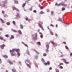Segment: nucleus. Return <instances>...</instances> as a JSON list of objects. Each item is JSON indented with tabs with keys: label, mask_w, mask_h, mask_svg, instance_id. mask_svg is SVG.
I'll list each match as a JSON object with an SVG mask.
<instances>
[{
	"label": "nucleus",
	"mask_w": 72,
	"mask_h": 72,
	"mask_svg": "<svg viewBox=\"0 0 72 72\" xmlns=\"http://www.w3.org/2000/svg\"><path fill=\"white\" fill-rule=\"evenodd\" d=\"M62 60H63L64 61V63H65L66 64H69V63L68 62H66L67 60H65V59L64 58H62Z\"/></svg>",
	"instance_id": "20e7f679"
},
{
	"label": "nucleus",
	"mask_w": 72,
	"mask_h": 72,
	"mask_svg": "<svg viewBox=\"0 0 72 72\" xmlns=\"http://www.w3.org/2000/svg\"><path fill=\"white\" fill-rule=\"evenodd\" d=\"M24 45L25 46H26V47H28V45H27V44H24Z\"/></svg>",
	"instance_id": "de8ad7c7"
},
{
	"label": "nucleus",
	"mask_w": 72,
	"mask_h": 72,
	"mask_svg": "<svg viewBox=\"0 0 72 72\" xmlns=\"http://www.w3.org/2000/svg\"><path fill=\"white\" fill-rule=\"evenodd\" d=\"M25 19L26 21H28V17H26V18H25Z\"/></svg>",
	"instance_id": "3c124183"
},
{
	"label": "nucleus",
	"mask_w": 72,
	"mask_h": 72,
	"mask_svg": "<svg viewBox=\"0 0 72 72\" xmlns=\"http://www.w3.org/2000/svg\"><path fill=\"white\" fill-rule=\"evenodd\" d=\"M50 26H52L53 27H54V25H53V24H50Z\"/></svg>",
	"instance_id": "58836bf2"
},
{
	"label": "nucleus",
	"mask_w": 72,
	"mask_h": 72,
	"mask_svg": "<svg viewBox=\"0 0 72 72\" xmlns=\"http://www.w3.org/2000/svg\"><path fill=\"white\" fill-rule=\"evenodd\" d=\"M46 53H44L43 54V56L44 57H46Z\"/></svg>",
	"instance_id": "c756f323"
},
{
	"label": "nucleus",
	"mask_w": 72,
	"mask_h": 72,
	"mask_svg": "<svg viewBox=\"0 0 72 72\" xmlns=\"http://www.w3.org/2000/svg\"><path fill=\"white\" fill-rule=\"evenodd\" d=\"M42 61L43 62L45 66H48L50 64V62L49 61H48L47 62H45V61H44V59L43 58H42Z\"/></svg>",
	"instance_id": "f03ea898"
},
{
	"label": "nucleus",
	"mask_w": 72,
	"mask_h": 72,
	"mask_svg": "<svg viewBox=\"0 0 72 72\" xmlns=\"http://www.w3.org/2000/svg\"><path fill=\"white\" fill-rule=\"evenodd\" d=\"M17 54L18 56H20V55H21V54L19 53H17Z\"/></svg>",
	"instance_id": "a19ab883"
},
{
	"label": "nucleus",
	"mask_w": 72,
	"mask_h": 72,
	"mask_svg": "<svg viewBox=\"0 0 72 72\" xmlns=\"http://www.w3.org/2000/svg\"><path fill=\"white\" fill-rule=\"evenodd\" d=\"M49 70H51L52 69V68L50 67L49 69Z\"/></svg>",
	"instance_id": "052dcab7"
},
{
	"label": "nucleus",
	"mask_w": 72,
	"mask_h": 72,
	"mask_svg": "<svg viewBox=\"0 0 72 72\" xmlns=\"http://www.w3.org/2000/svg\"><path fill=\"white\" fill-rule=\"evenodd\" d=\"M59 64L60 66L63 65V63H60Z\"/></svg>",
	"instance_id": "49530a36"
},
{
	"label": "nucleus",
	"mask_w": 72,
	"mask_h": 72,
	"mask_svg": "<svg viewBox=\"0 0 72 72\" xmlns=\"http://www.w3.org/2000/svg\"><path fill=\"white\" fill-rule=\"evenodd\" d=\"M67 6V4H64V5H63V6H64V7H66V6Z\"/></svg>",
	"instance_id": "473e14b6"
},
{
	"label": "nucleus",
	"mask_w": 72,
	"mask_h": 72,
	"mask_svg": "<svg viewBox=\"0 0 72 72\" xmlns=\"http://www.w3.org/2000/svg\"><path fill=\"white\" fill-rule=\"evenodd\" d=\"M0 6H2V7H4V6H5V4L4 3V2H2L1 3V4L0 3Z\"/></svg>",
	"instance_id": "423d86ee"
},
{
	"label": "nucleus",
	"mask_w": 72,
	"mask_h": 72,
	"mask_svg": "<svg viewBox=\"0 0 72 72\" xmlns=\"http://www.w3.org/2000/svg\"><path fill=\"white\" fill-rule=\"evenodd\" d=\"M58 3H56L55 4V6H58Z\"/></svg>",
	"instance_id": "bf43d9fd"
},
{
	"label": "nucleus",
	"mask_w": 72,
	"mask_h": 72,
	"mask_svg": "<svg viewBox=\"0 0 72 72\" xmlns=\"http://www.w3.org/2000/svg\"><path fill=\"white\" fill-rule=\"evenodd\" d=\"M25 4L26 3L27 4H28V1H25Z\"/></svg>",
	"instance_id": "e433bc0d"
},
{
	"label": "nucleus",
	"mask_w": 72,
	"mask_h": 72,
	"mask_svg": "<svg viewBox=\"0 0 72 72\" xmlns=\"http://www.w3.org/2000/svg\"><path fill=\"white\" fill-rule=\"evenodd\" d=\"M3 57L4 58H8V56L6 55H3Z\"/></svg>",
	"instance_id": "412c9836"
},
{
	"label": "nucleus",
	"mask_w": 72,
	"mask_h": 72,
	"mask_svg": "<svg viewBox=\"0 0 72 72\" xmlns=\"http://www.w3.org/2000/svg\"><path fill=\"white\" fill-rule=\"evenodd\" d=\"M7 62L8 63L10 64V65H13V64H14L12 62V61H11L10 60H8L7 61Z\"/></svg>",
	"instance_id": "39448f33"
},
{
	"label": "nucleus",
	"mask_w": 72,
	"mask_h": 72,
	"mask_svg": "<svg viewBox=\"0 0 72 72\" xmlns=\"http://www.w3.org/2000/svg\"><path fill=\"white\" fill-rule=\"evenodd\" d=\"M34 51H35V52L36 53H37V55H39V54H40L39 53V52L37 51V50H36V49H34Z\"/></svg>",
	"instance_id": "f8f14e48"
},
{
	"label": "nucleus",
	"mask_w": 72,
	"mask_h": 72,
	"mask_svg": "<svg viewBox=\"0 0 72 72\" xmlns=\"http://www.w3.org/2000/svg\"><path fill=\"white\" fill-rule=\"evenodd\" d=\"M41 28H42V29L43 31H44V28H43V27H42V26L41 27Z\"/></svg>",
	"instance_id": "13d9d810"
},
{
	"label": "nucleus",
	"mask_w": 72,
	"mask_h": 72,
	"mask_svg": "<svg viewBox=\"0 0 72 72\" xmlns=\"http://www.w3.org/2000/svg\"><path fill=\"white\" fill-rule=\"evenodd\" d=\"M15 4H18V2L17 1H15Z\"/></svg>",
	"instance_id": "f704fd0d"
},
{
	"label": "nucleus",
	"mask_w": 72,
	"mask_h": 72,
	"mask_svg": "<svg viewBox=\"0 0 72 72\" xmlns=\"http://www.w3.org/2000/svg\"><path fill=\"white\" fill-rule=\"evenodd\" d=\"M20 27L21 29H23V25H22V24H21L20 25Z\"/></svg>",
	"instance_id": "a211bd4d"
},
{
	"label": "nucleus",
	"mask_w": 72,
	"mask_h": 72,
	"mask_svg": "<svg viewBox=\"0 0 72 72\" xmlns=\"http://www.w3.org/2000/svg\"><path fill=\"white\" fill-rule=\"evenodd\" d=\"M60 4H61V5L62 6H63L64 4V3L63 2H61L60 3Z\"/></svg>",
	"instance_id": "b1692460"
},
{
	"label": "nucleus",
	"mask_w": 72,
	"mask_h": 72,
	"mask_svg": "<svg viewBox=\"0 0 72 72\" xmlns=\"http://www.w3.org/2000/svg\"><path fill=\"white\" fill-rule=\"evenodd\" d=\"M2 2H3V3H4V4H7L8 3V1L7 0H6L4 1H3Z\"/></svg>",
	"instance_id": "f3484780"
},
{
	"label": "nucleus",
	"mask_w": 72,
	"mask_h": 72,
	"mask_svg": "<svg viewBox=\"0 0 72 72\" xmlns=\"http://www.w3.org/2000/svg\"><path fill=\"white\" fill-rule=\"evenodd\" d=\"M40 37V38H41V39H42V38H43V35H41Z\"/></svg>",
	"instance_id": "79ce46f5"
},
{
	"label": "nucleus",
	"mask_w": 72,
	"mask_h": 72,
	"mask_svg": "<svg viewBox=\"0 0 72 72\" xmlns=\"http://www.w3.org/2000/svg\"><path fill=\"white\" fill-rule=\"evenodd\" d=\"M40 9H44V7H42V6H41L40 7Z\"/></svg>",
	"instance_id": "09e8293b"
},
{
	"label": "nucleus",
	"mask_w": 72,
	"mask_h": 72,
	"mask_svg": "<svg viewBox=\"0 0 72 72\" xmlns=\"http://www.w3.org/2000/svg\"><path fill=\"white\" fill-rule=\"evenodd\" d=\"M40 14H45V13L44 12H42V11H41L40 12Z\"/></svg>",
	"instance_id": "2f4dec72"
},
{
	"label": "nucleus",
	"mask_w": 72,
	"mask_h": 72,
	"mask_svg": "<svg viewBox=\"0 0 72 72\" xmlns=\"http://www.w3.org/2000/svg\"><path fill=\"white\" fill-rule=\"evenodd\" d=\"M33 12H34V13H36V12H37V11L36 10H34Z\"/></svg>",
	"instance_id": "5fc2aeb1"
},
{
	"label": "nucleus",
	"mask_w": 72,
	"mask_h": 72,
	"mask_svg": "<svg viewBox=\"0 0 72 72\" xmlns=\"http://www.w3.org/2000/svg\"><path fill=\"white\" fill-rule=\"evenodd\" d=\"M17 53H19L20 51V50L19 49H16L15 51Z\"/></svg>",
	"instance_id": "ddd939ff"
},
{
	"label": "nucleus",
	"mask_w": 72,
	"mask_h": 72,
	"mask_svg": "<svg viewBox=\"0 0 72 72\" xmlns=\"http://www.w3.org/2000/svg\"><path fill=\"white\" fill-rule=\"evenodd\" d=\"M12 72H16V69L15 68L12 69Z\"/></svg>",
	"instance_id": "2eb2a0df"
},
{
	"label": "nucleus",
	"mask_w": 72,
	"mask_h": 72,
	"mask_svg": "<svg viewBox=\"0 0 72 72\" xmlns=\"http://www.w3.org/2000/svg\"><path fill=\"white\" fill-rule=\"evenodd\" d=\"M5 36L6 37H9V35H6Z\"/></svg>",
	"instance_id": "37998d69"
},
{
	"label": "nucleus",
	"mask_w": 72,
	"mask_h": 72,
	"mask_svg": "<svg viewBox=\"0 0 72 72\" xmlns=\"http://www.w3.org/2000/svg\"><path fill=\"white\" fill-rule=\"evenodd\" d=\"M58 21H62V19L60 18L58 19Z\"/></svg>",
	"instance_id": "603ef678"
},
{
	"label": "nucleus",
	"mask_w": 72,
	"mask_h": 72,
	"mask_svg": "<svg viewBox=\"0 0 72 72\" xmlns=\"http://www.w3.org/2000/svg\"><path fill=\"white\" fill-rule=\"evenodd\" d=\"M60 68V69H63V67H62V66H60L59 67Z\"/></svg>",
	"instance_id": "c03bdc74"
},
{
	"label": "nucleus",
	"mask_w": 72,
	"mask_h": 72,
	"mask_svg": "<svg viewBox=\"0 0 72 72\" xmlns=\"http://www.w3.org/2000/svg\"><path fill=\"white\" fill-rule=\"evenodd\" d=\"M22 44H24H24H24V42H22Z\"/></svg>",
	"instance_id": "69168bd1"
},
{
	"label": "nucleus",
	"mask_w": 72,
	"mask_h": 72,
	"mask_svg": "<svg viewBox=\"0 0 72 72\" xmlns=\"http://www.w3.org/2000/svg\"><path fill=\"white\" fill-rule=\"evenodd\" d=\"M38 44L39 45H41V43L40 42H38Z\"/></svg>",
	"instance_id": "4d7b16f0"
},
{
	"label": "nucleus",
	"mask_w": 72,
	"mask_h": 72,
	"mask_svg": "<svg viewBox=\"0 0 72 72\" xmlns=\"http://www.w3.org/2000/svg\"><path fill=\"white\" fill-rule=\"evenodd\" d=\"M50 33L51 35H53V34H54V33H52L51 32H50Z\"/></svg>",
	"instance_id": "ea45409f"
},
{
	"label": "nucleus",
	"mask_w": 72,
	"mask_h": 72,
	"mask_svg": "<svg viewBox=\"0 0 72 72\" xmlns=\"http://www.w3.org/2000/svg\"><path fill=\"white\" fill-rule=\"evenodd\" d=\"M6 24L8 26L10 25V23L9 22H7Z\"/></svg>",
	"instance_id": "a878e982"
},
{
	"label": "nucleus",
	"mask_w": 72,
	"mask_h": 72,
	"mask_svg": "<svg viewBox=\"0 0 72 72\" xmlns=\"http://www.w3.org/2000/svg\"><path fill=\"white\" fill-rule=\"evenodd\" d=\"M63 44H66V43L65 42H62Z\"/></svg>",
	"instance_id": "e2e57ef3"
},
{
	"label": "nucleus",
	"mask_w": 72,
	"mask_h": 72,
	"mask_svg": "<svg viewBox=\"0 0 72 72\" xmlns=\"http://www.w3.org/2000/svg\"><path fill=\"white\" fill-rule=\"evenodd\" d=\"M70 56H72V53H71L70 55Z\"/></svg>",
	"instance_id": "0e129e2a"
},
{
	"label": "nucleus",
	"mask_w": 72,
	"mask_h": 72,
	"mask_svg": "<svg viewBox=\"0 0 72 72\" xmlns=\"http://www.w3.org/2000/svg\"><path fill=\"white\" fill-rule=\"evenodd\" d=\"M16 50V49H13L12 50H10V52L11 54V56L12 57L13 56H14L15 55V53H14V51H15Z\"/></svg>",
	"instance_id": "f257e3e1"
},
{
	"label": "nucleus",
	"mask_w": 72,
	"mask_h": 72,
	"mask_svg": "<svg viewBox=\"0 0 72 72\" xmlns=\"http://www.w3.org/2000/svg\"><path fill=\"white\" fill-rule=\"evenodd\" d=\"M51 14H52V15H53V14H54V12H53V11H51Z\"/></svg>",
	"instance_id": "6e6d98bb"
},
{
	"label": "nucleus",
	"mask_w": 72,
	"mask_h": 72,
	"mask_svg": "<svg viewBox=\"0 0 72 72\" xmlns=\"http://www.w3.org/2000/svg\"><path fill=\"white\" fill-rule=\"evenodd\" d=\"M65 47L66 49H67V50H68V47L67 46H65Z\"/></svg>",
	"instance_id": "4c0bfd02"
},
{
	"label": "nucleus",
	"mask_w": 72,
	"mask_h": 72,
	"mask_svg": "<svg viewBox=\"0 0 72 72\" xmlns=\"http://www.w3.org/2000/svg\"><path fill=\"white\" fill-rule=\"evenodd\" d=\"M5 45L4 44H3V45H1L0 47L1 49H3L4 48V47H5Z\"/></svg>",
	"instance_id": "6e6552de"
},
{
	"label": "nucleus",
	"mask_w": 72,
	"mask_h": 72,
	"mask_svg": "<svg viewBox=\"0 0 72 72\" xmlns=\"http://www.w3.org/2000/svg\"><path fill=\"white\" fill-rule=\"evenodd\" d=\"M0 31H2L3 30V28H0Z\"/></svg>",
	"instance_id": "680f3d73"
},
{
	"label": "nucleus",
	"mask_w": 72,
	"mask_h": 72,
	"mask_svg": "<svg viewBox=\"0 0 72 72\" xmlns=\"http://www.w3.org/2000/svg\"><path fill=\"white\" fill-rule=\"evenodd\" d=\"M12 23L14 24H15V22L14 21H12Z\"/></svg>",
	"instance_id": "c9c22d12"
},
{
	"label": "nucleus",
	"mask_w": 72,
	"mask_h": 72,
	"mask_svg": "<svg viewBox=\"0 0 72 72\" xmlns=\"http://www.w3.org/2000/svg\"><path fill=\"white\" fill-rule=\"evenodd\" d=\"M46 53H48L49 51V49H47L46 50Z\"/></svg>",
	"instance_id": "7c9ffc66"
},
{
	"label": "nucleus",
	"mask_w": 72,
	"mask_h": 72,
	"mask_svg": "<svg viewBox=\"0 0 72 72\" xmlns=\"http://www.w3.org/2000/svg\"><path fill=\"white\" fill-rule=\"evenodd\" d=\"M18 32H19V34L20 35H22V32H21V30H19L18 31Z\"/></svg>",
	"instance_id": "bb28decb"
},
{
	"label": "nucleus",
	"mask_w": 72,
	"mask_h": 72,
	"mask_svg": "<svg viewBox=\"0 0 72 72\" xmlns=\"http://www.w3.org/2000/svg\"><path fill=\"white\" fill-rule=\"evenodd\" d=\"M16 16L17 17L15 18V19H17V18H18V17H19V18H21V17L20 16H19V14H17L16 15Z\"/></svg>",
	"instance_id": "1a4fd4ad"
},
{
	"label": "nucleus",
	"mask_w": 72,
	"mask_h": 72,
	"mask_svg": "<svg viewBox=\"0 0 72 72\" xmlns=\"http://www.w3.org/2000/svg\"><path fill=\"white\" fill-rule=\"evenodd\" d=\"M51 44H53V45H54L55 44V42H54L53 41L51 42Z\"/></svg>",
	"instance_id": "cd10ccee"
},
{
	"label": "nucleus",
	"mask_w": 72,
	"mask_h": 72,
	"mask_svg": "<svg viewBox=\"0 0 72 72\" xmlns=\"http://www.w3.org/2000/svg\"><path fill=\"white\" fill-rule=\"evenodd\" d=\"M34 58L35 59H36L37 60V59H38V58H39V57L37 55H35L34 56Z\"/></svg>",
	"instance_id": "9b49d317"
},
{
	"label": "nucleus",
	"mask_w": 72,
	"mask_h": 72,
	"mask_svg": "<svg viewBox=\"0 0 72 72\" xmlns=\"http://www.w3.org/2000/svg\"><path fill=\"white\" fill-rule=\"evenodd\" d=\"M62 11H64V10H65V9L64 7H62Z\"/></svg>",
	"instance_id": "c85d7f7f"
},
{
	"label": "nucleus",
	"mask_w": 72,
	"mask_h": 72,
	"mask_svg": "<svg viewBox=\"0 0 72 72\" xmlns=\"http://www.w3.org/2000/svg\"><path fill=\"white\" fill-rule=\"evenodd\" d=\"M2 12L3 14H4V13H5V12L4 11H2Z\"/></svg>",
	"instance_id": "a18cd8bd"
},
{
	"label": "nucleus",
	"mask_w": 72,
	"mask_h": 72,
	"mask_svg": "<svg viewBox=\"0 0 72 72\" xmlns=\"http://www.w3.org/2000/svg\"><path fill=\"white\" fill-rule=\"evenodd\" d=\"M26 53L27 54H28V55H30V54H29V51H28V50H26Z\"/></svg>",
	"instance_id": "4be33fe9"
},
{
	"label": "nucleus",
	"mask_w": 72,
	"mask_h": 72,
	"mask_svg": "<svg viewBox=\"0 0 72 72\" xmlns=\"http://www.w3.org/2000/svg\"><path fill=\"white\" fill-rule=\"evenodd\" d=\"M35 37L33 38L34 39H35L36 40L37 39V33H35Z\"/></svg>",
	"instance_id": "9d476101"
},
{
	"label": "nucleus",
	"mask_w": 72,
	"mask_h": 72,
	"mask_svg": "<svg viewBox=\"0 0 72 72\" xmlns=\"http://www.w3.org/2000/svg\"><path fill=\"white\" fill-rule=\"evenodd\" d=\"M29 64H27L26 65L27 66H28V67L29 68H31V63H29Z\"/></svg>",
	"instance_id": "4468645a"
},
{
	"label": "nucleus",
	"mask_w": 72,
	"mask_h": 72,
	"mask_svg": "<svg viewBox=\"0 0 72 72\" xmlns=\"http://www.w3.org/2000/svg\"><path fill=\"white\" fill-rule=\"evenodd\" d=\"M13 32H15V33L17 32V31H16L15 30H13Z\"/></svg>",
	"instance_id": "864d4df0"
},
{
	"label": "nucleus",
	"mask_w": 72,
	"mask_h": 72,
	"mask_svg": "<svg viewBox=\"0 0 72 72\" xmlns=\"http://www.w3.org/2000/svg\"><path fill=\"white\" fill-rule=\"evenodd\" d=\"M61 6V4H60H60H58L57 6Z\"/></svg>",
	"instance_id": "8fccbe9b"
},
{
	"label": "nucleus",
	"mask_w": 72,
	"mask_h": 72,
	"mask_svg": "<svg viewBox=\"0 0 72 72\" xmlns=\"http://www.w3.org/2000/svg\"><path fill=\"white\" fill-rule=\"evenodd\" d=\"M0 39L1 40H3V38L2 37H0Z\"/></svg>",
	"instance_id": "72a5a7b5"
},
{
	"label": "nucleus",
	"mask_w": 72,
	"mask_h": 72,
	"mask_svg": "<svg viewBox=\"0 0 72 72\" xmlns=\"http://www.w3.org/2000/svg\"><path fill=\"white\" fill-rule=\"evenodd\" d=\"M40 23H41L42 24L43 23L42 22H39V23H38V24L39 26L40 27H41H41H42V25H41V24H40Z\"/></svg>",
	"instance_id": "0eeeda50"
},
{
	"label": "nucleus",
	"mask_w": 72,
	"mask_h": 72,
	"mask_svg": "<svg viewBox=\"0 0 72 72\" xmlns=\"http://www.w3.org/2000/svg\"><path fill=\"white\" fill-rule=\"evenodd\" d=\"M13 10H16V11H17V12H19V9H18V8H16L15 6H13Z\"/></svg>",
	"instance_id": "7ed1b4c3"
},
{
	"label": "nucleus",
	"mask_w": 72,
	"mask_h": 72,
	"mask_svg": "<svg viewBox=\"0 0 72 72\" xmlns=\"http://www.w3.org/2000/svg\"><path fill=\"white\" fill-rule=\"evenodd\" d=\"M14 38V37L13 35H11V37L10 38V40H12V39H13Z\"/></svg>",
	"instance_id": "6ab92c4d"
},
{
	"label": "nucleus",
	"mask_w": 72,
	"mask_h": 72,
	"mask_svg": "<svg viewBox=\"0 0 72 72\" xmlns=\"http://www.w3.org/2000/svg\"><path fill=\"white\" fill-rule=\"evenodd\" d=\"M46 47L47 48V49H49V45L47 44L46 45Z\"/></svg>",
	"instance_id": "5701e85b"
},
{
	"label": "nucleus",
	"mask_w": 72,
	"mask_h": 72,
	"mask_svg": "<svg viewBox=\"0 0 72 72\" xmlns=\"http://www.w3.org/2000/svg\"><path fill=\"white\" fill-rule=\"evenodd\" d=\"M0 20L1 21L2 23H4V20H3L1 18H0Z\"/></svg>",
	"instance_id": "aec40b11"
},
{
	"label": "nucleus",
	"mask_w": 72,
	"mask_h": 72,
	"mask_svg": "<svg viewBox=\"0 0 72 72\" xmlns=\"http://www.w3.org/2000/svg\"><path fill=\"white\" fill-rule=\"evenodd\" d=\"M47 28L48 29V30H50V29L49 28V26H48Z\"/></svg>",
	"instance_id": "338daca9"
},
{
	"label": "nucleus",
	"mask_w": 72,
	"mask_h": 72,
	"mask_svg": "<svg viewBox=\"0 0 72 72\" xmlns=\"http://www.w3.org/2000/svg\"><path fill=\"white\" fill-rule=\"evenodd\" d=\"M25 62L26 64H28V63H29V60H28V59L27 60H26L25 61Z\"/></svg>",
	"instance_id": "dca6fc26"
},
{
	"label": "nucleus",
	"mask_w": 72,
	"mask_h": 72,
	"mask_svg": "<svg viewBox=\"0 0 72 72\" xmlns=\"http://www.w3.org/2000/svg\"><path fill=\"white\" fill-rule=\"evenodd\" d=\"M23 8H24L25 6H26V3H23L22 5Z\"/></svg>",
	"instance_id": "393cba45"
},
{
	"label": "nucleus",
	"mask_w": 72,
	"mask_h": 72,
	"mask_svg": "<svg viewBox=\"0 0 72 72\" xmlns=\"http://www.w3.org/2000/svg\"><path fill=\"white\" fill-rule=\"evenodd\" d=\"M55 35L56 36V37L58 36V35H57V34H55Z\"/></svg>",
	"instance_id": "774afa93"
}]
</instances>
